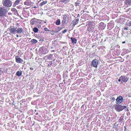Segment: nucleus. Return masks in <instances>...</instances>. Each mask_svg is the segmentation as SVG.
<instances>
[{
    "label": "nucleus",
    "mask_w": 131,
    "mask_h": 131,
    "mask_svg": "<svg viewBox=\"0 0 131 131\" xmlns=\"http://www.w3.org/2000/svg\"><path fill=\"white\" fill-rule=\"evenodd\" d=\"M2 2L3 5L7 7H10L12 5V2L10 0H3Z\"/></svg>",
    "instance_id": "f257e3e1"
},
{
    "label": "nucleus",
    "mask_w": 131,
    "mask_h": 131,
    "mask_svg": "<svg viewBox=\"0 0 131 131\" xmlns=\"http://www.w3.org/2000/svg\"><path fill=\"white\" fill-rule=\"evenodd\" d=\"M126 106L121 105H116L114 106L115 109L118 111H120L126 107Z\"/></svg>",
    "instance_id": "f03ea898"
},
{
    "label": "nucleus",
    "mask_w": 131,
    "mask_h": 131,
    "mask_svg": "<svg viewBox=\"0 0 131 131\" xmlns=\"http://www.w3.org/2000/svg\"><path fill=\"white\" fill-rule=\"evenodd\" d=\"M16 27L14 26H12L8 28L7 30V31H9V34H14L16 33Z\"/></svg>",
    "instance_id": "7ed1b4c3"
},
{
    "label": "nucleus",
    "mask_w": 131,
    "mask_h": 131,
    "mask_svg": "<svg viewBox=\"0 0 131 131\" xmlns=\"http://www.w3.org/2000/svg\"><path fill=\"white\" fill-rule=\"evenodd\" d=\"M7 12L6 9L5 7H3L0 8V15L6 16Z\"/></svg>",
    "instance_id": "20e7f679"
},
{
    "label": "nucleus",
    "mask_w": 131,
    "mask_h": 131,
    "mask_svg": "<svg viewBox=\"0 0 131 131\" xmlns=\"http://www.w3.org/2000/svg\"><path fill=\"white\" fill-rule=\"evenodd\" d=\"M89 26L87 28V30L89 32H92L95 28V26L94 24L91 22L89 24Z\"/></svg>",
    "instance_id": "39448f33"
},
{
    "label": "nucleus",
    "mask_w": 131,
    "mask_h": 131,
    "mask_svg": "<svg viewBox=\"0 0 131 131\" xmlns=\"http://www.w3.org/2000/svg\"><path fill=\"white\" fill-rule=\"evenodd\" d=\"M98 63V61L97 59H95L91 62V66L95 68H97Z\"/></svg>",
    "instance_id": "423d86ee"
},
{
    "label": "nucleus",
    "mask_w": 131,
    "mask_h": 131,
    "mask_svg": "<svg viewBox=\"0 0 131 131\" xmlns=\"http://www.w3.org/2000/svg\"><path fill=\"white\" fill-rule=\"evenodd\" d=\"M23 28L20 27H16V33L18 34H22L24 33Z\"/></svg>",
    "instance_id": "0eeeda50"
},
{
    "label": "nucleus",
    "mask_w": 131,
    "mask_h": 131,
    "mask_svg": "<svg viewBox=\"0 0 131 131\" xmlns=\"http://www.w3.org/2000/svg\"><path fill=\"white\" fill-rule=\"evenodd\" d=\"M121 78L122 83H126L128 80V78L126 76L122 75L121 76Z\"/></svg>",
    "instance_id": "6e6552de"
},
{
    "label": "nucleus",
    "mask_w": 131,
    "mask_h": 131,
    "mask_svg": "<svg viewBox=\"0 0 131 131\" xmlns=\"http://www.w3.org/2000/svg\"><path fill=\"white\" fill-rule=\"evenodd\" d=\"M123 97L122 96H119L117 97L116 99L117 101L116 103L117 104H120L123 101Z\"/></svg>",
    "instance_id": "1a4fd4ad"
},
{
    "label": "nucleus",
    "mask_w": 131,
    "mask_h": 131,
    "mask_svg": "<svg viewBox=\"0 0 131 131\" xmlns=\"http://www.w3.org/2000/svg\"><path fill=\"white\" fill-rule=\"evenodd\" d=\"M105 27L104 24L103 23L101 22L99 24V30H103L105 28Z\"/></svg>",
    "instance_id": "9d476101"
},
{
    "label": "nucleus",
    "mask_w": 131,
    "mask_h": 131,
    "mask_svg": "<svg viewBox=\"0 0 131 131\" xmlns=\"http://www.w3.org/2000/svg\"><path fill=\"white\" fill-rule=\"evenodd\" d=\"M15 60L16 62L18 63H22L23 61V60L19 58L18 56L15 57Z\"/></svg>",
    "instance_id": "9b49d317"
},
{
    "label": "nucleus",
    "mask_w": 131,
    "mask_h": 131,
    "mask_svg": "<svg viewBox=\"0 0 131 131\" xmlns=\"http://www.w3.org/2000/svg\"><path fill=\"white\" fill-rule=\"evenodd\" d=\"M63 27H58V28L59 29H58V31H54V30H52L51 31L52 32H53V33L52 34H51L52 35H53L54 34V33H57V32H58L60 31V30L62 29L63 28Z\"/></svg>",
    "instance_id": "f8f14e48"
},
{
    "label": "nucleus",
    "mask_w": 131,
    "mask_h": 131,
    "mask_svg": "<svg viewBox=\"0 0 131 131\" xmlns=\"http://www.w3.org/2000/svg\"><path fill=\"white\" fill-rule=\"evenodd\" d=\"M24 4L25 5L30 6L32 4V3L30 1L27 0L24 2Z\"/></svg>",
    "instance_id": "ddd939ff"
},
{
    "label": "nucleus",
    "mask_w": 131,
    "mask_h": 131,
    "mask_svg": "<svg viewBox=\"0 0 131 131\" xmlns=\"http://www.w3.org/2000/svg\"><path fill=\"white\" fill-rule=\"evenodd\" d=\"M6 16L0 15V22H3L5 19V17Z\"/></svg>",
    "instance_id": "4468645a"
},
{
    "label": "nucleus",
    "mask_w": 131,
    "mask_h": 131,
    "mask_svg": "<svg viewBox=\"0 0 131 131\" xmlns=\"http://www.w3.org/2000/svg\"><path fill=\"white\" fill-rule=\"evenodd\" d=\"M71 39L72 43L75 44L77 43V39L76 38L72 37L71 38Z\"/></svg>",
    "instance_id": "2eb2a0df"
},
{
    "label": "nucleus",
    "mask_w": 131,
    "mask_h": 131,
    "mask_svg": "<svg viewBox=\"0 0 131 131\" xmlns=\"http://www.w3.org/2000/svg\"><path fill=\"white\" fill-rule=\"evenodd\" d=\"M21 0H16L14 3L13 4V6H15L16 5H18L20 1Z\"/></svg>",
    "instance_id": "dca6fc26"
},
{
    "label": "nucleus",
    "mask_w": 131,
    "mask_h": 131,
    "mask_svg": "<svg viewBox=\"0 0 131 131\" xmlns=\"http://www.w3.org/2000/svg\"><path fill=\"white\" fill-rule=\"evenodd\" d=\"M11 10L14 13V14L15 15L18 13L17 10L15 8H12Z\"/></svg>",
    "instance_id": "f3484780"
},
{
    "label": "nucleus",
    "mask_w": 131,
    "mask_h": 131,
    "mask_svg": "<svg viewBox=\"0 0 131 131\" xmlns=\"http://www.w3.org/2000/svg\"><path fill=\"white\" fill-rule=\"evenodd\" d=\"M67 18V16H64V17H63V19L62 21V22L63 24H66V20Z\"/></svg>",
    "instance_id": "a211bd4d"
},
{
    "label": "nucleus",
    "mask_w": 131,
    "mask_h": 131,
    "mask_svg": "<svg viewBox=\"0 0 131 131\" xmlns=\"http://www.w3.org/2000/svg\"><path fill=\"white\" fill-rule=\"evenodd\" d=\"M22 73V71H18L16 73V75L18 77L21 76Z\"/></svg>",
    "instance_id": "6ab92c4d"
},
{
    "label": "nucleus",
    "mask_w": 131,
    "mask_h": 131,
    "mask_svg": "<svg viewBox=\"0 0 131 131\" xmlns=\"http://www.w3.org/2000/svg\"><path fill=\"white\" fill-rule=\"evenodd\" d=\"M30 42L32 44H35L38 42V41L35 39H33L30 41Z\"/></svg>",
    "instance_id": "aec40b11"
},
{
    "label": "nucleus",
    "mask_w": 131,
    "mask_h": 131,
    "mask_svg": "<svg viewBox=\"0 0 131 131\" xmlns=\"http://www.w3.org/2000/svg\"><path fill=\"white\" fill-rule=\"evenodd\" d=\"M47 1H43L39 5L40 6H42L43 5L46 4L47 3Z\"/></svg>",
    "instance_id": "412c9836"
},
{
    "label": "nucleus",
    "mask_w": 131,
    "mask_h": 131,
    "mask_svg": "<svg viewBox=\"0 0 131 131\" xmlns=\"http://www.w3.org/2000/svg\"><path fill=\"white\" fill-rule=\"evenodd\" d=\"M79 19L78 18L77 19L74 20V25L77 24L78 22Z\"/></svg>",
    "instance_id": "4be33fe9"
},
{
    "label": "nucleus",
    "mask_w": 131,
    "mask_h": 131,
    "mask_svg": "<svg viewBox=\"0 0 131 131\" xmlns=\"http://www.w3.org/2000/svg\"><path fill=\"white\" fill-rule=\"evenodd\" d=\"M60 21L59 19H58L56 20V24L57 25H59L60 24Z\"/></svg>",
    "instance_id": "5701e85b"
},
{
    "label": "nucleus",
    "mask_w": 131,
    "mask_h": 131,
    "mask_svg": "<svg viewBox=\"0 0 131 131\" xmlns=\"http://www.w3.org/2000/svg\"><path fill=\"white\" fill-rule=\"evenodd\" d=\"M52 55L50 54L48 56H47V59L49 60H51L52 59Z\"/></svg>",
    "instance_id": "b1692460"
},
{
    "label": "nucleus",
    "mask_w": 131,
    "mask_h": 131,
    "mask_svg": "<svg viewBox=\"0 0 131 131\" xmlns=\"http://www.w3.org/2000/svg\"><path fill=\"white\" fill-rule=\"evenodd\" d=\"M38 30V29L36 27L34 28L33 29V31L35 33L37 32Z\"/></svg>",
    "instance_id": "393cba45"
},
{
    "label": "nucleus",
    "mask_w": 131,
    "mask_h": 131,
    "mask_svg": "<svg viewBox=\"0 0 131 131\" xmlns=\"http://www.w3.org/2000/svg\"><path fill=\"white\" fill-rule=\"evenodd\" d=\"M35 18L32 19L30 21V24L31 25H33L35 23V21H34Z\"/></svg>",
    "instance_id": "a878e982"
},
{
    "label": "nucleus",
    "mask_w": 131,
    "mask_h": 131,
    "mask_svg": "<svg viewBox=\"0 0 131 131\" xmlns=\"http://www.w3.org/2000/svg\"><path fill=\"white\" fill-rule=\"evenodd\" d=\"M126 4L128 5L131 4V0H126Z\"/></svg>",
    "instance_id": "bb28decb"
},
{
    "label": "nucleus",
    "mask_w": 131,
    "mask_h": 131,
    "mask_svg": "<svg viewBox=\"0 0 131 131\" xmlns=\"http://www.w3.org/2000/svg\"><path fill=\"white\" fill-rule=\"evenodd\" d=\"M123 120V118H121V117H120V118L119 119V122L121 123H122Z\"/></svg>",
    "instance_id": "cd10ccee"
},
{
    "label": "nucleus",
    "mask_w": 131,
    "mask_h": 131,
    "mask_svg": "<svg viewBox=\"0 0 131 131\" xmlns=\"http://www.w3.org/2000/svg\"><path fill=\"white\" fill-rule=\"evenodd\" d=\"M75 6H77L79 5L80 3L78 2H76L75 3Z\"/></svg>",
    "instance_id": "c85d7f7f"
},
{
    "label": "nucleus",
    "mask_w": 131,
    "mask_h": 131,
    "mask_svg": "<svg viewBox=\"0 0 131 131\" xmlns=\"http://www.w3.org/2000/svg\"><path fill=\"white\" fill-rule=\"evenodd\" d=\"M44 30L45 31H50V30H48V28H45L44 29Z\"/></svg>",
    "instance_id": "c756f323"
},
{
    "label": "nucleus",
    "mask_w": 131,
    "mask_h": 131,
    "mask_svg": "<svg viewBox=\"0 0 131 131\" xmlns=\"http://www.w3.org/2000/svg\"><path fill=\"white\" fill-rule=\"evenodd\" d=\"M127 25L130 27H131V21H130L128 24Z\"/></svg>",
    "instance_id": "7c9ffc66"
},
{
    "label": "nucleus",
    "mask_w": 131,
    "mask_h": 131,
    "mask_svg": "<svg viewBox=\"0 0 131 131\" xmlns=\"http://www.w3.org/2000/svg\"><path fill=\"white\" fill-rule=\"evenodd\" d=\"M67 31V29H66L64 30L63 31H62V33L63 34H64V33H65Z\"/></svg>",
    "instance_id": "2f4dec72"
},
{
    "label": "nucleus",
    "mask_w": 131,
    "mask_h": 131,
    "mask_svg": "<svg viewBox=\"0 0 131 131\" xmlns=\"http://www.w3.org/2000/svg\"><path fill=\"white\" fill-rule=\"evenodd\" d=\"M124 28V30H128L129 29V28L128 27H125Z\"/></svg>",
    "instance_id": "473e14b6"
},
{
    "label": "nucleus",
    "mask_w": 131,
    "mask_h": 131,
    "mask_svg": "<svg viewBox=\"0 0 131 131\" xmlns=\"http://www.w3.org/2000/svg\"><path fill=\"white\" fill-rule=\"evenodd\" d=\"M118 81L119 82L121 81V82H122V80L121 78V76L119 77V79L118 80Z\"/></svg>",
    "instance_id": "72a5a7b5"
},
{
    "label": "nucleus",
    "mask_w": 131,
    "mask_h": 131,
    "mask_svg": "<svg viewBox=\"0 0 131 131\" xmlns=\"http://www.w3.org/2000/svg\"><path fill=\"white\" fill-rule=\"evenodd\" d=\"M115 100V99L114 97L112 98L111 99L112 100L114 101Z\"/></svg>",
    "instance_id": "f704fd0d"
},
{
    "label": "nucleus",
    "mask_w": 131,
    "mask_h": 131,
    "mask_svg": "<svg viewBox=\"0 0 131 131\" xmlns=\"http://www.w3.org/2000/svg\"><path fill=\"white\" fill-rule=\"evenodd\" d=\"M69 1V0H64L63 2H68Z\"/></svg>",
    "instance_id": "c9c22d12"
},
{
    "label": "nucleus",
    "mask_w": 131,
    "mask_h": 131,
    "mask_svg": "<svg viewBox=\"0 0 131 131\" xmlns=\"http://www.w3.org/2000/svg\"><path fill=\"white\" fill-rule=\"evenodd\" d=\"M8 15H12V13H8Z\"/></svg>",
    "instance_id": "e433bc0d"
},
{
    "label": "nucleus",
    "mask_w": 131,
    "mask_h": 131,
    "mask_svg": "<svg viewBox=\"0 0 131 131\" xmlns=\"http://www.w3.org/2000/svg\"><path fill=\"white\" fill-rule=\"evenodd\" d=\"M30 69L31 70H33L34 69L32 68H30Z\"/></svg>",
    "instance_id": "4c0bfd02"
},
{
    "label": "nucleus",
    "mask_w": 131,
    "mask_h": 131,
    "mask_svg": "<svg viewBox=\"0 0 131 131\" xmlns=\"http://www.w3.org/2000/svg\"><path fill=\"white\" fill-rule=\"evenodd\" d=\"M125 43V41H123L122 42V43Z\"/></svg>",
    "instance_id": "58836bf2"
},
{
    "label": "nucleus",
    "mask_w": 131,
    "mask_h": 131,
    "mask_svg": "<svg viewBox=\"0 0 131 131\" xmlns=\"http://www.w3.org/2000/svg\"><path fill=\"white\" fill-rule=\"evenodd\" d=\"M130 8H129L127 10V11H129L130 10Z\"/></svg>",
    "instance_id": "ea45409f"
},
{
    "label": "nucleus",
    "mask_w": 131,
    "mask_h": 131,
    "mask_svg": "<svg viewBox=\"0 0 131 131\" xmlns=\"http://www.w3.org/2000/svg\"><path fill=\"white\" fill-rule=\"evenodd\" d=\"M18 35H16V37H18Z\"/></svg>",
    "instance_id": "a19ab883"
},
{
    "label": "nucleus",
    "mask_w": 131,
    "mask_h": 131,
    "mask_svg": "<svg viewBox=\"0 0 131 131\" xmlns=\"http://www.w3.org/2000/svg\"><path fill=\"white\" fill-rule=\"evenodd\" d=\"M37 20H39V21H41V20H39V19H37Z\"/></svg>",
    "instance_id": "79ce46f5"
},
{
    "label": "nucleus",
    "mask_w": 131,
    "mask_h": 131,
    "mask_svg": "<svg viewBox=\"0 0 131 131\" xmlns=\"http://www.w3.org/2000/svg\"><path fill=\"white\" fill-rule=\"evenodd\" d=\"M100 131H105L104 130H101Z\"/></svg>",
    "instance_id": "37998d69"
},
{
    "label": "nucleus",
    "mask_w": 131,
    "mask_h": 131,
    "mask_svg": "<svg viewBox=\"0 0 131 131\" xmlns=\"http://www.w3.org/2000/svg\"><path fill=\"white\" fill-rule=\"evenodd\" d=\"M53 51V52H54V50H53V51Z\"/></svg>",
    "instance_id": "c03bdc74"
},
{
    "label": "nucleus",
    "mask_w": 131,
    "mask_h": 131,
    "mask_svg": "<svg viewBox=\"0 0 131 131\" xmlns=\"http://www.w3.org/2000/svg\"><path fill=\"white\" fill-rule=\"evenodd\" d=\"M84 10H83V12H84Z\"/></svg>",
    "instance_id": "a18cd8bd"
},
{
    "label": "nucleus",
    "mask_w": 131,
    "mask_h": 131,
    "mask_svg": "<svg viewBox=\"0 0 131 131\" xmlns=\"http://www.w3.org/2000/svg\"><path fill=\"white\" fill-rule=\"evenodd\" d=\"M118 45H117V47H118Z\"/></svg>",
    "instance_id": "49530a36"
},
{
    "label": "nucleus",
    "mask_w": 131,
    "mask_h": 131,
    "mask_svg": "<svg viewBox=\"0 0 131 131\" xmlns=\"http://www.w3.org/2000/svg\"><path fill=\"white\" fill-rule=\"evenodd\" d=\"M118 45H117V47H118Z\"/></svg>",
    "instance_id": "de8ad7c7"
}]
</instances>
